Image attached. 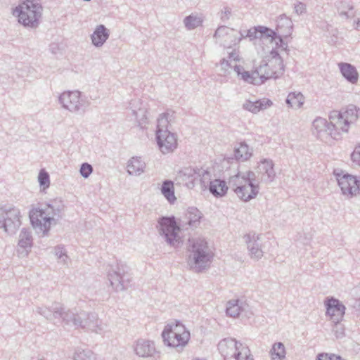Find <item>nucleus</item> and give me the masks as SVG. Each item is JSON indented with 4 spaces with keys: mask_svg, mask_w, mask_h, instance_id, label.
Returning a JSON list of instances; mask_svg holds the SVG:
<instances>
[{
    "mask_svg": "<svg viewBox=\"0 0 360 360\" xmlns=\"http://www.w3.org/2000/svg\"><path fill=\"white\" fill-rule=\"evenodd\" d=\"M273 105V102L267 98H263L255 101L247 100L243 104V108L253 114H257L261 110H266Z\"/></svg>",
    "mask_w": 360,
    "mask_h": 360,
    "instance_id": "obj_24",
    "label": "nucleus"
},
{
    "mask_svg": "<svg viewBox=\"0 0 360 360\" xmlns=\"http://www.w3.org/2000/svg\"><path fill=\"white\" fill-rule=\"evenodd\" d=\"M56 255L58 256V259H61L63 257L68 258V256L66 255L65 252H63V248L61 247H57L56 248Z\"/></svg>",
    "mask_w": 360,
    "mask_h": 360,
    "instance_id": "obj_55",
    "label": "nucleus"
},
{
    "mask_svg": "<svg viewBox=\"0 0 360 360\" xmlns=\"http://www.w3.org/2000/svg\"><path fill=\"white\" fill-rule=\"evenodd\" d=\"M358 117L359 109L354 105H349L340 111L330 112L329 120L336 128H338L342 135L343 133L348 132L350 124L354 122Z\"/></svg>",
    "mask_w": 360,
    "mask_h": 360,
    "instance_id": "obj_8",
    "label": "nucleus"
},
{
    "mask_svg": "<svg viewBox=\"0 0 360 360\" xmlns=\"http://www.w3.org/2000/svg\"><path fill=\"white\" fill-rule=\"evenodd\" d=\"M146 163L136 157V175L145 172Z\"/></svg>",
    "mask_w": 360,
    "mask_h": 360,
    "instance_id": "obj_50",
    "label": "nucleus"
},
{
    "mask_svg": "<svg viewBox=\"0 0 360 360\" xmlns=\"http://www.w3.org/2000/svg\"><path fill=\"white\" fill-rule=\"evenodd\" d=\"M233 69L238 78L245 82L254 85L262 84V80L258 78L255 69L252 71H247L243 66L236 64H234Z\"/></svg>",
    "mask_w": 360,
    "mask_h": 360,
    "instance_id": "obj_25",
    "label": "nucleus"
},
{
    "mask_svg": "<svg viewBox=\"0 0 360 360\" xmlns=\"http://www.w3.org/2000/svg\"><path fill=\"white\" fill-rule=\"evenodd\" d=\"M109 37L108 29L103 25H98L91 35L92 44L96 47H101Z\"/></svg>",
    "mask_w": 360,
    "mask_h": 360,
    "instance_id": "obj_27",
    "label": "nucleus"
},
{
    "mask_svg": "<svg viewBox=\"0 0 360 360\" xmlns=\"http://www.w3.org/2000/svg\"><path fill=\"white\" fill-rule=\"evenodd\" d=\"M352 307L356 310H360V298L354 300V303L352 304Z\"/></svg>",
    "mask_w": 360,
    "mask_h": 360,
    "instance_id": "obj_57",
    "label": "nucleus"
},
{
    "mask_svg": "<svg viewBox=\"0 0 360 360\" xmlns=\"http://www.w3.org/2000/svg\"><path fill=\"white\" fill-rule=\"evenodd\" d=\"M161 194L167 200L169 204H174L176 198L174 193V181L169 179L164 180L160 188Z\"/></svg>",
    "mask_w": 360,
    "mask_h": 360,
    "instance_id": "obj_30",
    "label": "nucleus"
},
{
    "mask_svg": "<svg viewBox=\"0 0 360 360\" xmlns=\"http://www.w3.org/2000/svg\"><path fill=\"white\" fill-rule=\"evenodd\" d=\"M188 264L195 272H201L210 266L212 254L205 239L197 238L188 240Z\"/></svg>",
    "mask_w": 360,
    "mask_h": 360,
    "instance_id": "obj_3",
    "label": "nucleus"
},
{
    "mask_svg": "<svg viewBox=\"0 0 360 360\" xmlns=\"http://www.w3.org/2000/svg\"><path fill=\"white\" fill-rule=\"evenodd\" d=\"M338 66L344 78L351 84H355L359 77L358 72L354 66L347 63H340Z\"/></svg>",
    "mask_w": 360,
    "mask_h": 360,
    "instance_id": "obj_29",
    "label": "nucleus"
},
{
    "mask_svg": "<svg viewBox=\"0 0 360 360\" xmlns=\"http://www.w3.org/2000/svg\"><path fill=\"white\" fill-rule=\"evenodd\" d=\"M92 172L93 167L90 164L84 162L81 165L79 172L82 177L85 179L88 178Z\"/></svg>",
    "mask_w": 360,
    "mask_h": 360,
    "instance_id": "obj_44",
    "label": "nucleus"
},
{
    "mask_svg": "<svg viewBox=\"0 0 360 360\" xmlns=\"http://www.w3.org/2000/svg\"><path fill=\"white\" fill-rule=\"evenodd\" d=\"M224 360H254L248 347L234 338H224L218 344Z\"/></svg>",
    "mask_w": 360,
    "mask_h": 360,
    "instance_id": "obj_7",
    "label": "nucleus"
},
{
    "mask_svg": "<svg viewBox=\"0 0 360 360\" xmlns=\"http://www.w3.org/2000/svg\"><path fill=\"white\" fill-rule=\"evenodd\" d=\"M231 10L230 8L225 7L221 13L220 18L222 21L225 22L228 20L231 16Z\"/></svg>",
    "mask_w": 360,
    "mask_h": 360,
    "instance_id": "obj_51",
    "label": "nucleus"
},
{
    "mask_svg": "<svg viewBox=\"0 0 360 360\" xmlns=\"http://www.w3.org/2000/svg\"><path fill=\"white\" fill-rule=\"evenodd\" d=\"M155 139L158 146L163 154L171 153L177 147L176 135L169 131H156Z\"/></svg>",
    "mask_w": 360,
    "mask_h": 360,
    "instance_id": "obj_16",
    "label": "nucleus"
},
{
    "mask_svg": "<svg viewBox=\"0 0 360 360\" xmlns=\"http://www.w3.org/2000/svg\"><path fill=\"white\" fill-rule=\"evenodd\" d=\"M230 29L226 26H219L214 32V37H223L229 34Z\"/></svg>",
    "mask_w": 360,
    "mask_h": 360,
    "instance_id": "obj_48",
    "label": "nucleus"
},
{
    "mask_svg": "<svg viewBox=\"0 0 360 360\" xmlns=\"http://www.w3.org/2000/svg\"><path fill=\"white\" fill-rule=\"evenodd\" d=\"M243 310V302L239 300H231L227 302L226 312L228 316L237 317Z\"/></svg>",
    "mask_w": 360,
    "mask_h": 360,
    "instance_id": "obj_36",
    "label": "nucleus"
},
{
    "mask_svg": "<svg viewBox=\"0 0 360 360\" xmlns=\"http://www.w3.org/2000/svg\"><path fill=\"white\" fill-rule=\"evenodd\" d=\"M228 190V186L225 181L221 179H214L210 181L209 191L215 197L224 196Z\"/></svg>",
    "mask_w": 360,
    "mask_h": 360,
    "instance_id": "obj_32",
    "label": "nucleus"
},
{
    "mask_svg": "<svg viewBox=\"0 0 360 360\" xmlns=\"http://www.w3.org/2000/svg\"><path fill=\"white\" fill-rule=\"evenodd\" d=\"M38 181L39 183L40 186L43 187L44 190L49 187V174L44 169L40 170L38 175Z\"/></svg>",
    "mask_w": 360,
    "mask_h": 360,
    "instance_id": "obj_42",
    "label": "nucleus"
},
{
    "mask_svg": "<svg viewBox=\"0 0 360 360\" xmlns=\"http://www.w3.org/2000/svg\"><path fill=\"white\" fill-rule=\"evenodd\" d=\"M245 37L250 39V41H255V44L259 39V26L254 27L247 30Z\"/></svg>",
    "mask_w": 360,
    "mask_h": 360,
    "instance_id": "obj_46",
    "label": "nucleus"
},
{
    "mask_svg": "<svg viewBox=\"0 0 360 360\" xmlns=\"http://www.w3.org/2000/svg\"><path fill=\"white\" fill-rule=\"evenodd\" d=\"M21 214L18 208L13 206L0 207V229L8 235H13L21 226Z\"/></svg>",
    "mask_w": 360,
    "mask_h": 360,
    "instance_id": "obj_9",
    "label": "nucleus"
},
{
    "mask_svg": "<svg viewBox=\"0 0 360 360\" xmlns=\"http://www.w3.org/2000/svg\"><path fill=\"white\" fill-rule=\"evenodd\" d=\"M311 239V235H309V234H307V235L304 234V238L302 239V236H300V238L298 239V240H300V243H302L304 245H307L309 244Z\"/></svg>",
    "mask_w": 360,
    "mask_h": 360,
    "instance_id": "obj_54",
    "label": "nucleus"
},
{
    "mask_svg": "<svg viewBox=\"0 0 360 360\" xmlns=\"http://www.w3.org/2000/svg\"><path fill=\"white\" fill-rule=\"evenodd\" d=\"M129 268L125 264H120L115 269L110 268L108 272V279L110 286L115 291H122L125 288V282H129L128 274Z\"/></svg>",
    "mask_w": 360,
    "mask_h": 360,
    "instance_id": "obj_14",
    "label": "nucleus"
},
{
    "mask_svg": "<svg viewBox=\"0 0 360 360\" xmlns=\"http://www.w3.org/2000/svg\"><path fill=\"white\" fill-rule=\"evenodd\" d=\"M252 155V151L249 146L245 143H240L239 147L234 149V156L236 160L240 161H245L249 159Z\"/></svg>",
    "mask_w": 360,
    "mask_h": 360,
    "instance_id": "obj_39",
    "label": "nucleus"
},
{
    "mask_svg": "<svg viewBox=\"0 0 360 360\" xmlns=\"http://www.w3.org/2000/svg\"><path fill=\"white\" fill-rule=\"evenodd\" d=\"M295 11L297 15H301L306 11V6L302 2H298L295 4Z\"/></svg>",
    "mask_w": 360,
    "mask_h": 360,
    "instance_id": "obj_52",
    "label": "nucleus"
},
{
    "mask_svg": "<svg viewBox=\"0 0 360 360\" xmlns=\"http://www.w3.org/2000/svg\"><path fill=\"white\" fill-rule=\"evenodd\" d=\"M147 110L145 108H139V113L136 112V119L138 118V116H141V117L139 119L138 124L139 126L141 128H144L148 123V117H147Z\"/></svg>",
    "mask_w": 360,
    "mask_h": 360,
    "instance_id": "obj_43",
    "label": "nucleus"
},
{
    "mask_svg": "<svg viewBox=\"0 0 360 360\" xmlns=\"http://www.w3.org/2000/svg\"><path fill=\"white\" fill-rule=\"evenodd\" d=\"M333 331L337 338H342L345 336V328L340 322H333Z\"/></svg>",
    "mask_w": 360,
    "mask_h": 360,
    "instance_id": "obj_45",
    "label": "nucleus"
},
{
    "mask_svg": "<svg viewBox=\"0 0 360 360\" xmlns=\"http://www.w3.org/2000/svg\"><path fill=\"white\" fill-rule=\"evenodd\" d=\"M134 157H132L128 162L127 165V172L129 175H132L135 171L134 166L133 165Z\"/></svg>",
    "mask_w": 360,
    "mask_h": 360,
    "instance_id": "obj_53",
    "label": "nucleus"
},
{
    "mask_svg": "<svg viewBox=\"0 0 360 360\" xmlns=\"http://www.w3.org/2000/svg\"><path fill=\"white\" fill-rule=\"evenodd\" d=\"M335 175L343 195L351 198L359 193L360 180L356 176L343 172H335Z\"/></svg>",
    "mask_w": 360,
    "mask_h": 360,
    "instance_id": "obj_13",
    "label": "nucleus"
},
{
    "mask_svg": "<svg viewBox=\"0 0 360 360\" xmlns=\"http://www.w3.org/2000/svg\"><path fill=\"white\" fill-rule=\"evenodd\" d=\"M355 28L357 30L360 29V20L359 19L356 22Z\"/></svg>",
    "mask_w": 360,
    "mask_h": 360,
    "instance_id": "obj_60",
    "label": "nucleus"
},
{
    "mask_svg": "<svg viewBox=\"0 0 360 360\" xmlns=\"http://www.w3.org/2000/svg\"><path fill=\"white\" fill-rule=\"evenodd\" d=\"M84 314L85 317L79 320L81 325H79V328L87 329L96 333L104 330L105 325L103 324L96 313H88L84 311Z\"/></svg>",
    "mask_w": 360,
    "mask_h": 360,
    "instance_id": "obj_20",
    "label": "nucleus"
},
{
    "mask_svg": "<svg viewBox=\"0 0 360 360\" xmlns=\"http://www.w3.org/2000/svg\"><path fill=\"white\" fill-rule=\"evenodd\" d=\"M210 179V173L202 168L186 167L179 171L176 180L188 188H193L195 182L199 181L202 186H206Z\"/></svg>",
    "mask_w": 360,
    "mask_h": 360,
    "instance_id": "obj_10",
    "label": "nucleus"
},
{
    "mask_svg": "<svg viewBox=\"0 0 360 360\" xmlns=\"http://www.w3.org/2000/svg\"><path fill=\"white\" fill-rule=\"evenodd\" d=\"M285 103L291 108H300L304 103V96L300 92H291L288 95Z\"/></svg>",
    "mask_w": 360,
    "mask_h": 360,
    "instance_id": "obj_38",
    "label": "nucleus"
},
{
    "mask_svg": "<svg viewBox=\"0 0 360 360\" xmlns=\"http://www.w3.org/2000/svg\"><path fill=\"white\" fill-rule=\"evenodd\" d=\"M274 162L270 159H262L257 169L258 176L257 180L262 182L270 183L274 181L276 176V172L274 169Z\"/></svg>",
    "mask_w": 360,
    "mask_h": 360,
    "instance_id": "obj_18",
    "label": "nucleus"
},
{
    "mask_svg": "<svg viewBox=\"0 0 360 360\" xmlns=\"http://www.w3.org/2000/svg\"><path fill=\"white\" fill-rule=\"evenodd\" d=\"M42 11L41 5L36 0H20L13 15L18 17L19 23L24 27L35 29L39 25Z\"/></svg>",
    "mask_w": 360,
    "mask_h": 360,
    "instance_id": "obj_2",
    "label": "nucleus"
},
{
    "mask_svg": "<svg viewBox=\"0 0 360 360\" xmlns=\"http://www.w3.org/2000/svg\"><path fill=\"white\" fill-rule=\"evenodd\" d=\"M292 27L293 24L291 19L285 15H282L277 21V33L282 38L287 37L291 34Z\"/></svg>",
    "mask_w": 360,
    "mask_h": 360,
    "instance_id": "obj_28",
    "label": "nucleus"
},
{
    "mask_svg": "<svg viewBox=\"0 0 360 360\" xmlns=\"http://www.w3.org/2000/svg\"><path fill=\"white\" fill-rule=\"evenodd\" d=\"M221 66L222 69H224L226 71L227 68L233 67L234 65H232L231 62H229V60H227L226 59H223L221 62Z\"/></svg>",
    "mask_w": 360,
    "mask_h": 360,
    "instance_id": "obj_56",
    "label": "nucleus"
},
{
    "mask_svg": "<svg viewBox=\"0 0 360 360\" xmlns=\"http://www.w3.org/2000/svg\"><path fill=\"white\" fill-rule=\"evenodd\" d=\"M229 184L235 186V193L245 202L255 198L259 193V180L256 179V174L252 171L248 172L242 176L238 174L231 177Z\"/></svg>",
    "mask_w": 360,
    "mask_h": 360,
    "instance_id": "obj_4",
    "label": "nucleus"
},
{
    "mask_svg": "<svg viewBox=\"0 0 360 360\" xmlns=\"http://www.w3.org/2000/svg\"><path fill=\"white\" fill-rule=\"evenodd\" d=\"M247 31L244 30V31H240V38H239V40H241L242 39H244V38H246L247 37H245V34H246Z\"/></svg>",
    "mask_w": 360,
    "mask_h": 360,
    "instance_id": "obj_58",
    "label": "nucleus"
},
{
    "mask_svg": "<svg viewBox=\"0 0 360 360\" xmlns=\"http://www.w3.org/2000/svg\"><path fill=\"white\" fill-rule=\"evenodd\" d=\"M68 259V257L65 258V257H63V258L59 259L60 260V262H61L63 264H68V262H67Z\"/></svg>",
    "mask_w": 360,
    "mask_h": 360,
    "instance_id": "obj_59",
    "label": "nucleus"
},
{
    "mask_svg": "<svg viewBox=\"0 0 360 360\" xmlns=\"http://www.w3.org/2000/svg\"><path fill=\"white\" fill-rule=\"evenodd\" d=\"M84 317V311L80 310L79 311L75 309L65 310L62 306V311L60 319H62L65 325L74 326L79 328V325H81L79 320Z\"/></svg>",
    "mask_w": 360,
    "mask_h": 360,
    "instance_id": "obj_22",
    "label": "nucleus"
},
{
    "mask_svg": "<svg viewBox=\"0 0 360 360\" xmlns=\"http://www.w3.org/2000/svg\"><path fill=\"white\" fill-rule=\"evenodd\" d=\"M174 112L172 110H167L166 112L160 115L157 120V129L156 131H165L168 130V125L174 120Z\"/></svg>",
    "mask_w": 360,
    "mask_h": 360,
    "instance_id": "obj_33",
    "label": "nucleus"
},
{
    "mask_svg": "<svg viewBox=\"0 0 360 360\" xmlns=\"http://www.w3.org/2000/svg\"><path fill=\"white\" fill-rule=\"evenodd\" d=\"M339 15L345 19L352 18L355 15L353 6L347 1H338L335 4Z\"/></svg>",
    "mask_w": 360,
    "mask_h": 360,
    "instance_id": "obj_35",
    "label": "nucleus"
},
{
    "mask_svg": "<svg viewBox=\"0 0 360 360\" xmlns=\"http://www.w3.org/2000/svg\"><path fill=\"white\" fill-rule=\"evenodd\" d=\"M340 360H345V359H342V357H340Z\"/></svg>",
    "mask_w": 360,
    "mask_h": 360,
    "instance_id": "obj_61",
    "label": "nucleus"
},
{
    "mask_svg": "<svg viewBox=\"0 0 360 360\" xmlns=\"http://www.w3.org/2000/svg\"><path fill=\"white\" fill-rule=\"evenodd\" d=\"M340 356L330 353H320L316 356V360H340Z\"/></svg>",
    "mask_w": 360,
    "mask_h": 360,
    "instance_id": "obj_47",
    "label": "nucleus"
},
{
    "mask_svg": "<svg viewBox=\"0 0 360 360\" xmlns=\"http://www.w3.org/2000/svg\"><path fill=\"white\" fill-rule=\"evenodd\" d=\"M58 101L64 109L74 113L84 112L89 105V102L79 91H64L59 96Z\"/></svg>",
    "mask_w": 360,
    "mask_h": 360,
    "instance_id": "obj_12",
    "label": "nucleus"
},
{
    "mask_svg": "<svg viewBox=\"0 0 360 360\" xmlns=\"http://www.w3.org/2000/svg\"><path fill=\"white\" fill-rule=\"evenodd\" d=\"M201 217V212L196 207H188L185 213V220L182 222L191 228H195L199 224Z\"/></svg>",
    "mask_w": 360,
    "mask_h": 360,
    "instance_id": "obj_31",
    "label": "nucleus"
},
{
    "mask_svg": "<svg viewBox=\"0 0 360 360\" xmlns=\"http://www.w3.org/2000/svg\"><path fill=\"white\" fill-rule=\"evenodd\" d=\"M73 360H96V355L89 349H78L74 354Z\"/></svg>",
    "mask_w": 360,
    "mask_h": 360,
    "instance_id": "obj_41",
    "label": "nucleus"
},
{
    "mask_svg": "<svg viewBox=\"0 0 360 360\" xmlns=\"http://www.w3.org/2000/svg\"><path fill=\"white\" fill-rule=\"evenodd\" d=\"M32 240L31 231L23 228L19 235L18 246L25 251V255L27 254L28 250L32 246Z\"/></svg>",
    "mask_w": 360,
    "mask_h": 360,
    "instance_id": "obj_34",
    "label": "nucleus"
},
{
    "mask_svg": "<svg viewBox=\"0 0 360 360\" xmlns=\"http://www.w3.org/2000/svg\"><path fill=\"white\" fill-rule=\"evenodd\" d=\"M63 205L56 200L44 204L41 207L35 208L30 212V219L34 229H39L43 234L47 233L52 223L61 218Z\"/></svg>",
    "mask_w": 360,
    "mask_h": 360,
    "instance_id": "obj_1",
    "label": "nucleus"
},
{
    "mask_svg": "<svg viewBox=\"0 0 360 360\" xmlns=\"http://www.w3.org/2000/svg\"><path fill=\"white\" fill-rule=\"evenodd\" d=\"M269 353L271 360H283L286 354L284 345L281 342L274 343Z\"/></svg>",
    "mask_w": 360,
    "mask_h": 360,
    "instance_id": "obj_37",
    "label": "nucleus"
},
{
    "mask_svg": "<svg viewBox=\"0 0 360 360\" xmlns=\"http://www.w3.org/2000/svg\"><path fill=\"white\" fill-rule=\"evenodd\" d=\"M312 126L319 137L322 134H327L333 139L338 140L341 138L340 131L333 124L330 120L328 122L326 119L319 117L313 121Z\"/></svg>",
    "mask_w": 360,
    "mask_h": 360,
    "instance_id": "obj_15",
    "label": "nucleus"
},
{
    "mask_svg": "<svg viewBox=\"0 0 360 360\" xmlns=\"http://www.w3.org/2000/svg\"><path fill=\"white\" fill-rule=\"evenodd\" d=\"M202 22V19L195 15H190L186 16L184 20V24L186 28L188 30H193L200 26Z\"/></svg>",
    "mask_w": 360,
    "mask_h": 360,
    "instance_id": "obj_40",
    "label": "nucleus"
},
{
    "mask_svg": "<svg viewBox=\"0 0 360 360\" xmlns=\"http://www.w3.org/2000/svg\"><path fill=\"white\" fill-rule=\"evenodd\" d=\"M351 158L354 162L360 165V145L355 147L351 155Z\"/></svg>",
    "mask_w": 360,
    "mask_h": 360,
    "instance_id": "obj_49",
    "label": "nucleus"
},
{
    "mask_svg": "<svg viewBox=\"0 0 360 360\" xmlns=\"http://www.w3.org/2000/svg\"><path fill=\"white\" fill-rule=\"evenodd\" d=\"M248 245V249L251 258L259 259L263 256V250L262 248V240L259 236L255 233L247 234L244 237Z\"/></svg>",
    "mask_w": 360,
    "mask_h": 360,
    "instance_id": "obj_21",
    "label": "nucleus"
},
{
    "mask_svg": "<svg viewBox=\"0 0 360 360\" xmlns=\"http://www.w3.org/2000/svg\"><path fill=\"white\" fill-rule=\"evenodd\" d=\"M325 305L326 314L333 322H340L342 320L346 308L339 300L331 297L326 302Z\"/></svg>",
    "mask_w": 360,
    "mask_h": 360,
    "instance_id": "obj_19",
    "label": "nucleus"
},
{
    "mask_svg": "<svg viewBox=\"0 0 360 360\" xmlns=\"http://www.w3.org/2000/svg\"><path fill=\"white\" fill-rule=\"evenodd\" d=\"M158 353L154 342L150 340H141L136 342V355L139 356L152 357Z\"/></svg>",
    "mask_w": 360,
    "mask_h": 360,
    "instance_id": "obj_26",
    "label": "nucleus"
},
{
    "mask_svg": "<svg viewBox=\"0 0 360 360\" xmlns=\"http://www.w3.org/2000/svg\"><path fill=\"white\" fill-rule=\"evenodd\" d=\"M269 56L270 59L267 61L262 60L259 65L255 68L258 78L262 80V84L269 79L279 77L284 71L283 59L274 47L270 51Z\"/></svg>",
    "mask_w": 360,
    "mask_h": 360,
    "instance_id": "obj_6",
    "label": "nucleus"
},
{
    "mask_svg": "<svg viewBox=\"0 0 360 360\" xmlns=\"http://www.w3.org/2000/svg\"><path fill=\"white\" fill-rule=\"evenodd\" d=\"M161 335L164 344L170 347H184L191 338L189 330L178 321L167 323Z\"/></svg>",
    "mask_w": 360,
    "mask_h": 360,
    "instance_id": "obj_5",
    "label": "nucleus"
},
{
    "mask_svg": "<svg viewBox=\"0 0 360 360\" xmlns=\"http://www.w3.org/2000/svg\"><path fill=\"white\" fill-rule=\"evenodd\" d=\"M36 311L46 320L54 322L56 319H60L62 311V304L60 303H53L50 307L44 306L38 307Z\"/></svg>",
    "mask_w": 360,
    "mask_h": 360,
    "instance_id": "obj_23",
    "label": "nucleus"
},
{
    "mask_svg": "<svg viewBox=\"0 0 360 360\" xmlns=\"http://www.w3.org/2000/svg\"><path fill=\"white\" fill-rule=\"evenodd\" d=\"M158 229L160 236L172 246L177 245L180 242L179 232L180 226L174 216L162 217L158 220Z\"/></svg>",
    "mask_w": 360,
    "mask_h": 360,
    "instance_id": "obj_11",
    "label": "nucleus"
},
{
    "mask_svg": "<svg viewBox=\"0 0 360 360\" xmlns=\"http://www.w3.org/2000/svg\"><path fill=\"white\" fill-rule=\"evenodd\" d=\"M259 41L275 44L276 48L285 49L287 44L283 41L281 36L274 30L264 26H259Z\"/></svg>",
    "mask_w": 360,
    "mask_h": 360,
    "instance_id": "obj_17",
    "label": "nucleus"
}]
</instances>
